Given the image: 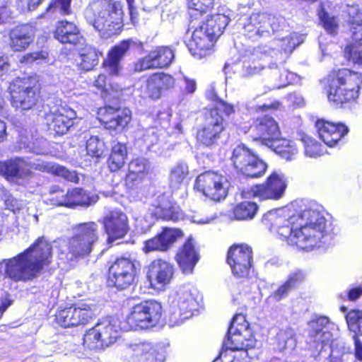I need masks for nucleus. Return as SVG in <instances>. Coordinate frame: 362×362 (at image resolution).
<instances>
[{
	"label": "nucleus",
	"mask_w": 362,
	"mask_h": 362,
	"mask_svg": "<svg viewBox=\"0 0 362 362\" xmlns=\"http://www.w3.org/2000/svg\"><path fill=\"white\" fill-rule=\"evenodd\" d=\"M52 247L39 238L29 248L14 257L0 262V274L14 282H27L39 276L50 264Z\"/></svg>",
	"instance_id": "nucleus-1"
},
{
	"label": "nucleus",
	"mask_w": 362,
	"mask_h": 362,
	"mask_svg": "<svg viewBox=\"0 0 362 362\" xmlns=\"http://www.w3.org/2000/svg\"><path fill=\"white\" fill-rule=\"evenodd\" d=\"M132 40L127 39L113 45L103 59L102 68L108 73L109 76L100 74L93 81L95 93L99 94L104 100L111 103H119L125 100L127 88L112 81L110 76H118L122 69L121 62L129 52Z\"/></svg>",
	"instance_id": "nucleus-2"
},
{
	"label": "nucleus",
	"mask_w": 362,
	"mask_h": 362,
	"mask_svg": "<svg viewBox=\"0 0 362 362\" xmlns=\"http://www.w3.org/2000/svg\"><path fill=\"white\" fill-rule=\"evenodd\" d=\"M132 40L127 39L113 45L103 59L102 68L108 73L109 76L100 74L93 81L95 93L99 94L104 100L111 103H119L125 100L127 88L112 81L110 76H118L122 69L121 62L129 52Z\"/></svg>",
	"instance_id": "nucleus-3"
},
{
	"label": "nucleus",
	"mask_w": 362,
	"mask_h": 362,
	"mask_svg": "<svg viewBox=\"0 0 362 362\" xmlns=\"http://www.w3.org/2000/svg\"><path fill=\"white\" fill-rule=\"evenodd\" d=\"M328 101L338 107L356 102L362 87V73L349 68L332 69L324 78Z\"/></svg>",
	"instance_id": "nucleus-4"
},
{
	"label": "nucleus",
	"mask_w": 362,
	"mask_h": 362,
	"mask_svg": "<svg viewBox=\"0 0 362 362\" xmlns=\"http://www.w3.org/2000/svg\"><path fill=\"white\" fill-rule=\"evenodd\" d=\"M214 105L207 109L204 115V123L197 127L195 133L198 147L212 148L218 145L219 140L226 130V121L220 114L229 117L235 112L233 105L214 95L211 98Z\"/></svg>",
	"instance_id": "nucleus-5"
},
{
	"label": "nucleus",
	"mask_w": 362,
	"mask_h": 362,
	"mask_svg": "<svg viewBox=\"0 0 362 362\" xmlns=\"http://www.w3.org/2000/svg\"><path fill=\"white\" fill-rule=\"evenodd\" d=\"M10 102L22 111L35 109L42 101L40 78L37 74L15 78L9 86Z\"/></svg>",
	"instance_id": "nucleus-6"
},
{
	"label": "nucleus",
	"mask_w": 362,
	"mask_h": 362,
	"mask_svg": "<svg viewBox=\"0 0 362 362\" xmlns=\"http://www.w3.org/2000/svg\"><path fill=\"white\" fill-rule=\"evenodd\" d=\"M230 160L236 173L247 178H260L268 168L266 161L244 144L233 148Z\"/></svg>",
	"instance_id": "nucleus-7"
},
{
	"label": "nucleus",
	"mask_w": 362,
	"mask_h": 362,
	"mask_svg": "<svg viewBox=\"0 0 362 362\" xmlns=\"http://www.w3.org/2000/svg\"><path fill=\"white\" fill-rule=\"evenodd\" d=\"M230 182L218 171L206 170L197 175L193 189L215 202L224 200L228 194Z\"/></svg>",
	"instance_id": "nucleus-8"
},
{
	"label": "nucleus",
	"mask_w": 362,
	"mask_h": 362,
	"mask_svg": "<svg viewBox=\"0 0 362 362\" xmlns=\"http://www.w3.org/2000/svg\"><path fill=\"white\" fill-rule=\"evenodd\" d=\"M123 16L121 3L109 0L105 8L95 16L92 25L102 36L118 35L123 30Z\"/></svg>",
	"instance_id": "nucleus-9"
},
{
	"label": "nucleus",
	"mask_w": 362,
	"mask_h": 362,
	"mask_svg": "<svg viewBox=\"0 0 362 362\" xmlns=\"http://www.w3.org/2000/svg\"><path fill=\"white\" fill-rule=\"evenodd\" d=\"M280 21L267 12L252 13L247 18L243 27V35L251 42L274 34L281 30Z\"/></svg>",
	"instance_id": "nucleus-10"
},
{
	"label": "nucleus",
	"mask_w": 362,
	"mask_h": 362,
	"mask_svg": "<svg viewBox=\"0 0 362 362\" xmlns=\"http://www.w3.org/2000/svg\"><path fill=\"white\" fill-rule=\"evenodd\" d=\"M325 228H277L279 238L303 250H310L325 238Z\"/></svg>",
	"instance_id": "nucleus-11"
},
{
	"label": "nucleus",
	"mask_w": 362,
	"mask_h": 362,
	"mask_svg": "<svg viewBox=\"0 0 362 362\" xmlns=\"http://www.w3.org/2000/svg\"><path fill=\"white\" fill-rule=\"evenodd\" d=\"M152 216L156 219L163 221H172L174 222L181 220H188L190 223L209 224L214 217L204 216L199 213H195L190 216L185 217L182 210L177 206L175 203L172 202L170 197L165 194H161L157 197V203L152 212Z\"/></svg>",
	"instance_id": "nucleus-12"
},
{
	"label": "nucleus",
	"mask_w": 362,
	"mask_h": 362,
	"mask_svg": "<svg viewBox=\"0 0 362 362\" xmlns=\"http://www.w3.org/2000/svg\"><path fill=\"white\" fill-rule=\"evenodd\" d=\"M161 315L160 303L153 300H145L131 308L127 320L132 329H148L158 323Z\"/></svg>",
	"instance_id": "nucleus-13"
},
{
	"label": "nucleus",
	"mask_w": 362,
	"mask_h": 362,
	"mask_svg": "<svg viewBox=\"0 0 362 362\" xmlns=\"http://www.w3.org/2000/svg\"><path fill=\"white\" fill-rule=\"evenodd\" d=\"M287 188L285 175L276 170L272 171L266 180L255 184L247 190L249 197L257 198L259 201L279 200L284 194Z\"/></svg>",
	"instance_id": "nucleus-14"
},
{
	"label": "nucleus",
	"mask_w": 362,
	"mask_h": 362,
	"mask_svg": "<svg viewBox=\"0 0 362 362\" xmlns=\"http://www.w3.org/2000/svg\"><path fill=\"white\" fill-rule=\"evenodd\" d=\"M249 327V323L243 315H235L228 328L223 346L232 351L253 348L255 339Z\"/></svg>",
	"instance_id": "nucleus-15"
},
{
	"label": "nucleus",
	"mask_w": 362,
	"mask_h": 362,
	"mask_svg": "<svg viewBox=\"0 0 362 362\" xmlns=\"http://www.w3.org/2000/svg\"><path fill=\"white\" fill-rule=\"evenodd\" d=\"M95 119L108 131H123L128 128L132 119L129 108L105 104L95 112Z\"/></svg>",
	"instance_id": "nucleus-16"
},
{
	"label": "nucleus",
	"mask_w": 362,
	"mask_h": 362,
	"mask_svg": "<svg viewBox=\"0 0 362 362\" xmlns=\"http://www.w3.org/2000/svg\"><path fill=\"white\" fill-rule=\"evenodd\" d=\"M176 79L163 71L150 74L139 88L140 97L146 101L155 102L161 99L166 92L173 89Z\"/></svg>",
	"instance_id": "nucleus-17"
},
{
	"label": "nucleus",
	"mask_w": 362,
	"mask_h": 362,
	"mask_svg": "<svg viewBox=\"0 0 362 362\" xmlns=\"http://www.w3.org/2000/svg\"><path fill=\"white\" fill-rule=\"evenodd\" d=\"M329 215L315 209L308 207L299 211L287 209L282 210L281 226H326L329 223Z\"/></svg>",
	"instance_id": "nucleus-18"
},
{
	"label": "nucleus",
	"mask_w": 362,
	"mask_h": 362,
	"mask_svg": "<svg viewBox=\"0 0 362 362\" xmlns=\"http://www.w3.org/2000/svg\"><path fill=\"white\" fill-rule=\"evenodd\" d=\"M136 268L128 258H117L109 268L108 284L119 290L129 288L134 282Z\"/></svg>",
	"instance_id": "nucleus-19"
},
{
	"label": "nucleus",
	"mask_w": 362,
	"mask_h": 362,
	"mask_svg": "<svg viewBox=\"0 0 362 362\" xmlns=\"http://www.w3.org/2000/svg\"><path fill=\"white\" fill-rule=\"evenodd\" d=\"M76 112L71 108L59 106L54 110H49L45 115L47 130L54 137L66 134L74 125Z\"/></svg>",
	"instance_id": "nucleus-20"
},
{
	"label": "nucleus",
	"mask_w": 362,
	"mask_h": 362,
	"mask_svg": "<svg viewBox=\"0 0 362 362\" xmlns=\"http://www.w3.org/2000/svg\"><path fill=\"white\" fill-rule=\"evenodd\" d=\"M252 140L266 146L272 142L276 136H281V132L278 122L272 116L264 115L252 119L249 127Z\"/></svg>",
	"instance_id": "nucleus-21"
},
{
	"label": "nucleus",
	"mask_w": 362,
	"mask_h": 362,
	"mask_svg": "<svg viewBox=\"0 0 362 362\" xmlns=\"http://www.w3.org/2000/svg\"><path fill=\"white\" fill-rule=\"evenodd\" d=\"M252 260V251L247 245H233L228 250L227 263L237 278H245L249 275Z\"/></svg>",
	"instance_id": "nucleus-22"
},
{
	"label": "nucleus",
	"mask_w": 362,
	"mask_h": 362,
	"mask_svg": "<svg viewBox=\"0 0 362 362\" xmlns=\"http://www.w3.org/2000/svg\"><path fill=\"white\" fill-rule=\"evenodd\" d=\"M202 23L197 25L189 26L194 29L191 39L189 40L187 47L190 53L197 59H202L210 55L213 51L215 44L217 41L213 36L203 29Z\"/></svg>",
	"instance_id": "nucleus-23"
},
{
	"label": "nucleus",
	"mask_w": 362,
	"mask_h": 362,
	"mask_svg": "<svg viewBox=\"0 0 362 362\" xmlns=\"http://www.w3.org/2000/svg\"><path fill=\"white\" fill-rule=\"evenodd\" d=\"M53 35L60 43L69 44L79 52L85 49L87 46L85 37L73 22L66 20L58 21Z\"/></svg>",
	"instance_id": "nucleus-24"
},
{
	"label": "nucleus",
	"mask_w": 362,
	"mask_h": 362,
	"mask_svg": "<svg viewBox=\"0 0 362 362\" xmlns=\"http://www.w3.org/2000/svg\"><path fill=\"white\" fill-rule=\"evenodd\" d=\"M315 127L320 139L329 147L336 146L348 134L349 129L344 122L317 119Z\"/></svg>",
	"instance_id": "nucleus-25"
},
{
	"label": "nucleus",
	"mask_w": 362,
	"mask_h": 362,
	"mask_svg": "<svg viewBox=\"0 0 362 362\" xmlns=\"http://www.w3.org/2000/svg\"><path fill=\"white\" fill-rule=\"evenodd\" d=\"M35 39V30L30 23H20L8 32V46L13 52L27 50Z\"/></svg>",
	"instance_id": "nucleus-26"
},
{
	"label": "nucleus",
	"mask_w": 362,
	"mask_h": 362,
	"mask_svg": "<svg viewBox=\"0 0 362 362\" xmlns=\"http://www.w3.org/2000/svg\"><path fill=\"white\" fill-rule=\"evenodd\" d=\"M95 345L92 349L96 351H103L106 347L114 343L118 337L116 327L112 324L110 317L104 318L92 327Z\"/></svg>",
	"instance_id": "nucleus-27"
},
{
	"label": "nucleus",
	"mask_w": 362,
	"mask_h": 362,
	"mask_svg": "<svg viewBox=\"0 0 362 362\" xmlns=\"http://www.w3.org/2000/svg\"><path fill=\"white\" fill-rule=\"evenodd\" d=\"M173 267L168 262L162 259L153 261L148 267V279L151 287L163 288L168 284L173 276Z\"/></svg>",
	"instance_id": "nucleus-28"
},
{
	"label": "nucleus",
	"mask_w": 362,
	"mask_h": 362,
	"mask_svg": "<svg viewBox=\"0 0 362 362\" xmlns=\"http://www.w3.org/2000/svg\"><path fill=\"white\" fill-rule=\"evenodd\" d=\"M27 166L25 160L19 157L0 161V175L8 182L24 179L32 175Z\"/></svg>",
	"instance_id": "nucleus-29"
},
{
	"label": "nucleus",
	"mask_w": 362,
	"mask_h": 362,
	"mask_svg": "<svg viewBox=\"0 0 362 362\" xmlns=\"http://www.w3.org/2000/svg\"><path fill=\"white\" fill-rule=\"evenodd\" d=\"M182 236V231L177 228H164L161 233L146 242V252L166 251Z\"/></svg>",
	"instance_id": "nucleus-30"
},
{
	"label": "nucleus",
	"mask_w": 362,
	"mask_h": 362,
	"mask_svg": "<svg viewBox=\"0 0 362 362\" xmlns=\"http://www.w3.org/2000/svg\"><path fill=\"white\" fill-rule=\"evenodd\" d=\"M90 317V312L87 309L72 307L59 311L56 315L57 323L64 327L87 324Z\"/></svg>",
	"instance_id": "nucleus-31"
},
{
	"label": "nucleus",
	"mask_w": 362,
	"mask_h": 362,
	"mask_svg": "<svg viewBox=\"0 0 362 362\" xmlns=\"http://www.w3.org/2000/svg\"><path fill=\"white\" fill-rule=\"evenodd\" d=\"M199 259V255L194 248L192 238L189 237L176 255L177 262L185 274H192Z\"/></svg>",
	"instance_id": "nucleus-32"
},
{
	"label": "nucleus",
	"mask_w": 362,
	"mask_h": 362,
	"mask_svg": "<svg viewBox=\"0 0 362 362\" xmlns=\"http://www.w3.org/2000/svg\"><path fill=\"white\" fill-rule=\"evenodd\" d=\"M128 350L137 362H160L156 347L150 342L142 341L129 344Z\"/></svg>",
	"instance_id": "nucleus-33"
},
{
	"label": "nucleus",
	"mask_w": 362,
	"mask_h": 362,
	"mask_svg": "<svg viewBox=\"0 0 362 362\" xmlns=\"http://www.w3.org/2000/svg\"><path fill=\"white\" fill-rule=\"evenodd\" d=\"M189 11V26L203 23V17L214 7V0H187Z\"/></svg>",
	"instance_id": "nucleus-34"
},
{
	"label": "nucleus",
	"mask_w": 362,
	"mask_h": 362,
	"mask_svg": "<svg viewBox=\"0 0 362 362\" xmlns=\"http://www.w3.org/2000/svg\"><path fill=\"white\" fill-rule=\"evenodd\" d=\"M266 146L286 160H293L298 153L296 144L292 141L282 137L281 135L276 136Z\"/></svg>",
	"instance_id": "nucleus-35"
},
{
	"label": "nucleus",
	"mask_w": 362,
	"mask_h": 362,
	"mask_svg": "<svg viewBox=\"0 0 362 362\" xmlns=\"http://www.w3.org/2000/svg\"><path fill=\"white\" fill-rule=\"evenodd\" d=\"M204 17H203V19ZM230 22L228 16L223 13H216L209 16L204 21L203 20V29L213 36L215 39H218L223 35L224 30Z\"/></svg>",
	"instance_id": "nucleus-36"
},
{
	"label": "nucleus",
	"mask_w": 362,
	"mask_h": 362,
	"mask_svg": "<svg viewBox=\"0 0 362 362\" xmlns=\"http://www.w3.org/2000/svg\"><path fill=\"white\" fill-rule=\"evenodd\" d=\"M128 151L126 144L117 142L111 148L107 165L110 172L115 173L121 170L126 163Z\"/></svg>",
	"instance_id": "nucleus-37"
},
{
	"label": "nucleus",
	"mask_w": 362,
	"mask_h": 362,
	"mask_svg": "<svg viewBox=\"0 0 362 362\" xmlns=\"http://www.w3.org/2000/svg\"><path fill=\"white\" fill-rule=\"evenodd\" d=\"M173 303L174 307H177L180 311L179 314L183 319L190 317L196 307V301L190 291L185 288L177 291V298Z\"/></svg>",
	"instance_id": "nucleus-38"
},
{
	"label": "nucleus",
	"mask_w": 362,
	"mask_h": 362,
	"mask_svg": "<svg viewBox=\"0 0 362 362\" xmlns=\"http://www.w3.org/2000/svg\"><path fill=\"white\" fill-rule=\"evenodd\" d=\"M347 23L355 40L362 41V11L357 4L347 5Z\"/></svg>",
	"instance_id": "nucleus-39"
},
{
	"label": "nucleus",
	"mask_w": 362,
	"mask_h": 362,
	"mask_svg": "<svg viewBox=\"0 0 362 362\" xmlns=\"http://www.w3.org/2000/svg\"><path fill=\"white\" fill-rule=\"evenodd\" d=\"M259 206L254 202L243 201L235 205L230 211V219L247 221L252 219L257 213Z\"/></svg>",
	"instance_id": "nucleus-40"
},
{
	"label": "nucleus",
	"mask_w": 362,
	"mask_h": 362,
	"mask_svg": "<svg viewBox=\"0 0 362 362\" xmlns=\"http://www.w3.org/2000/svg\"><path fill=\"white\" fill-rule=\"evenodd\" d=\"M328 323L329 319L327 317H320L309 323V342L317 344L315 346L316 349L320 345L321 349L323 347L325 339L327 335H329V333L323 332V329Z\"/></svg>",
	"instance_id": "nucleus-41"
},
{
	"label": "nucleus",
	"mask_w": 362,
	"mask_h": 362,
	"mask_svg": "<svg viewBox=\"0 0 362 362\" xmlns=\"http://www.w3.org/2000/svg\"><path fill=\"white\" fill-rule=\"evenodd\" d=\"M150 52L157 69L168 68L175 58L173 50L167 46L156 47Z\"/></svg>",
	"instance_id": "nucleus-42"
},
{
	"label": "nucleus",
	"mask_w": 362,
	"mask_h": 362,
	"mask_svg": "<svg viewBox=\"0 0 362 362\" xmlns=\"http://www.w3.org/2000/svg\"><path fill=\"white\" fill-rule=\"evenodd\" d=\"M300 140L303 145L305 154L308 157L317 158L326 153L325 146L320 141L306 133L300 134Z\"/></svg>",
	"instance_id": "nucleus-43"
},
{
	"label": "nucleus",
	"mask_w": 362,
	"mask_h": 362,
	"mask_svg": "<svg viewBox=\"0 0 362 362\" xmlns=\"http://www.w3.org/2000/svg\"><path fill=\"white\" fill-rule=\"evenodd\" d=\"M90 200V198L86 192L81 187H74L66 191V207L74 208L88 204Z\"/></svg>",
	"instance_id": "nucleus-44"
},
{
	"label": "nucleus",
	"mask_w": 362,
	"mask_h": 362,
	"mask_svg": "<svg viewBox=\"0 0 362 362\" xmlns=\"http://www.w3.org/2000/svg\"><path fill=\"white\" fill-rule=\"evenodd\" d=\"M69 252L73 257H81L90 251V242L88 236L78 235L69 241Z\"/></svg>",
	"instance_id": "nucleus-45"
},
{
	"label": "nucleus",
	"mask_w": 362,
	"mask_h": 362,
	"mask_svg": "<svg viewBox=\"0 0 362 362\" xmlns=\"http://www.w3.org/2000/svg\"><path fill=\"white\" fill-rule=\"evenodd\" d=\"M49 58L48 49H42L38 51H33L22 55L19 59V63L23 65H33V64L47 63Z\"/></svg>",
	"instance_id": "nucleus-46"
},
{
	"label": "nucleus",
	"mask_w": 362,
	"mask_h": 362,
	"mask_svg": "<svg viewBox=\"0 0 362 362\" xmlns=\"http://www.w3.org/2000/svg\"><path fill=\"white\" fill-rule=\"evenodd\" d=\"M294 331L291 328L281 329L276 334L277 349L282 351L286 349H293L296 346Z\"/></svg>",
	"instance_id": "nucleus-47"
},
{
	"label": "nucleus",
	"mask_w": 362,
	"mask_h": 362,
	"mask_svg": "<svg viewBox=\"0 0 362 362\" xmlns=\"http://www.w3.org/2000/svg\"><path fill=\"white\" fill-rule=\"evenodd\" d=\"M189 174L188 168L186 165L178 164L170 171L169 176L170 187L173 189L180 188Z\"/></svg>",
	"instance_id": "nucleus-48"
},
{
	"label": "nucleus",
	"mask_w": 362,
	"mask_h": 362,
	"mask_svg": "<svg viewBox=\"0 0 362 362\" xmlns=\"http://www.w3.org/2000/svg\"><path fill=\"white\" fill-rule=\"evenodd\" d=\"M317 16L322 27L328 33H337L339 28L337 16H330L322 6L320 8Z\"/></svg>",
	"instance_id": "nucleus-49"
},
{
	"label": "nucleus",
	"mask_w": 362,
	"mask_h": 362,
	"mask_svg": "<svg viewBox=\"0 0 362 362\" xmlns=\"http://www.w3.org/2000/svg\"><path fill=\"white\" fill-rule=\"evenodd\" d=\"M104 226H127L128 218L119 209H114L107 213L103 218Z\"/></svg>",
	"instance_id": "nucleus-50"
},
{
	"label": "nucleus",
	"mask_w": 362,
	"mask_h": 362,
	"mask_svg": "<svg viewBox=\"0 0 362 362\" xmlns=\"http://www.w3.org/2000/svg\"><path fill=\"white\" fill-rule=\"evenodd\" d=\"M345 57L354 64L362 66V42L356 40L347 45L344 50Z\"/></svg>",
	"instance_id": "nucleus-51"
},
{
	"label": "nucleus",
	"mask_w": 362,
	"mask_h": 362,
	"mask_svg": "<svg viewBox=\"0 0 362 362\" xmlns=\"http://www.w3.org/2000/svg\"><path fill=\"white\" fill-rule=\"evenodd\" d=\"M150 164L147 159L141 157L132 158L128 163L127 170L146 178L149 173Z\"/></svg>",
	"instance_id": "nucleus-52"
},
{
	"label": "nucleus",
	"mask_w": 362,
	"mask_h": 362,
	"mask_svg": "<svg viewBox=\"0 0 362 362\" xmlns=\"http://www.w3.org/2000/svg\"><path fill=\"white\" fill-rule=\"evenodd\" d=\"M346 320L349 329L354 332V334L362 335V311L352 310L346 315Z\"/></svg>",
	"instance_id": "nucleus-53"
},
{
	"label": "nucleus",
	"mask_w": 362,
	"mask_h": 362,
	"mask_svg": "<svg viewBox=\"0 0 362 362\" xmlns=\"http://www.w3.org/2000/svg\"><path fill=\"white\" fill-rule=\"evenodd\" d=\"M52 175L61 177L65 180L77 184L79 182V177L74 170H69L66 167L60 165H53L50 168Z\"/></svg>",
	"instance_id": "nucleus-54"
},
{
	"label": "nucleus",
	"mask_w": 362,
	"mask_h": 362,
	"mask_svg": "<svg viewBox=\"0 0 362 362\" xmlns=\"http://www.w3.org/2000/svg\"><path fill=\"white\" fill-rule=\"evenodd\" d=\"M66 191L59 185L51 186L49 190L50 203L57 206H65Z\"/></svg>",
	"instance_id": "nucleus-55"
},
{
	"label": "nucleus",
	"mask_w": 362,
	"mask_h": 362,
	"mask_svg": "<svg viewBox=\"0 0 362 362\" xmlns=\"http://www.w3.org/2000/svg\"><path fill=\"white\" fill-rule=\"evenodd\" d=\"M265 226H281L282 224V210H271L264 214L261 219Z\"/></svg>",
	"instance_id": "nucleus-56"
},
{
	"label": "nucleus",
	"mask_w": 362,
	"mask_h": 362,
	"mask_svg": "<svg viewBox=\"0 0 362 362\" xmlns=\"http://www.w3.org/2000/svg\"><path fill=\"white\" fill-rule=\"evenodd\" d=\"M144 179L145 178L127 170L123 178V185L128 191H133L140 187Z\"/></svg>",
	"instance_id": "nucleus-57"
},
{
	"label": "nucleus",
	"mask_w": 362,
	"mask_h": 362,
	"mask_svg": "<svg viewBox=\"0 0 362 362\" xmlns=\"http://www.w3.org/2000/svg\"><path fill=\"white\" fill-rule=\"evenodd\" d=\"M71 0H52L46 8V11L59 10L62 16L69 15Z\"/></svg>",
	"instance_id": "nucleus-58"
},
{
	"label": "nucleus",
	"mask_w": 362,
	"mask_h": 362,
	"mask_svg": "<svg viewBox=\"0 0 362 362\" xmlns=\"http://www.w3.org/2000/svg\"><path fill=\"white\" fill-rule=\"evenodd\" d=\"M298 45V36L295 33H291L280 40L281 51L286 54L291 53Z\"/></svg>",
	"instance_id": "nucleus-59"
},
{
	"label": "nucleus",
	"mask_w": 362,
	"mask_h": 362,
	"mask_svg": "<svg viewBox=\"0 0 362 362\" xmlns=\"http://www.w3.org/2000/svg\"><path fill=\"white\" fill-rule=\"evenodd\" d=\"M150 69H157L154 64L153 57L149 52L144 57L139 58L134 64V70L136 72H141Z\"/></svg>",
	"instance_id": "nucleus-60"
},
{
	"label": "nucleus",
	"mask_w": 362,
	"mask_h": 362,
	"mask_svg": "<svg viewBox=\"0 0 362 362\" xmlns=\"http://www.w3.org/2000/svg\"><path fill=\"white\" fill-rule=\"evenodd\" d=\"M107 150L108 148L103 140L92 136V157H95L97 159L104 158Z\"/></svg>",
	"instance_id": "nucleus-61"
},
{
	"label": "nucleus",
	"mask_w": 362,
	"mask_h": 362,
	"mask_svg": "<svg viewBox=\"0 0 362 362\" xmlns=\"http://www.w3.org/2000/svg\"><path fill=\"white\" fill-rule=\"evenodd\" d=\"M105 230L109 243H113L123 238L127 233V228H105Z\"/></svg>",
	"instance_id": "nucleus-62"
},
{
	"label": "nucleus",
	"mask_w": 362,
	"mask_h": 362,
	"mask_svg": "<svg viewBox=\"0 0 362 362\" xmlns=\"http://www.w3.org/2000/svg\"><path fill=\"white\" fill-rule=\"evenodd\" d=\"M44 0H16L18 7L22 10L34 11Z\"/></svg>",
	"instance_id": "nucleus-63"
},
{
	"label": "nucleus",
	"mask_w": 362,
	"mask_h": 362,
	"mask_svg": "<svg viewBox=\"0 0 362 362\" xmlns=\"http://www.w3.org/2000/svg\"><path fill=\"white\" fill-rule=\"evenodd\" d=\"M305 279V274L301 270H296L291 272L286 281L290 286L294 289L297 286L300 284Z\"/></svg>",
	"instance_id": "nucleus-64"
}]
</instances>
